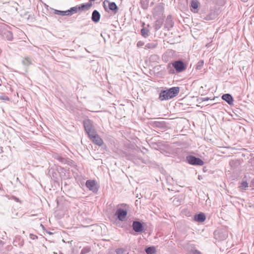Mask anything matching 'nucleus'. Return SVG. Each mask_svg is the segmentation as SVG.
Listing matches in <instances>:
<instances>
[{
	"label": "nucleus",
	"instance_id": "41",
	"mask_svg": "<svg viewBox=\"0 0 254 254\" xmlns=\"http://www.w3.org/2000/svg\"><path fill=\"white\" fill-rule=\"evenodd\" d=\"M145 1L147 2V3L149 2V0H145Z\"/></svg>",
	"mask_w": 254,
	"mask_h": 254
},
{
	"label": "nucleus",
	"instance_id": "37",
	"mask_svg": "<svg viewBox=\"0 0 254 254\" xmlns=\"http://www.w3.org/2000/svg\"><path fill=\"white\" fill-rule=\"evenodd\" d=\"M30 238L31 239H33V240H34V239H37V238H38V237H37V236H36V235H34V234H31L30 235Z\"/></svg>",
	"mask_w": 254,
	"mask_h": 254
},
{
	"label": "nucleus",
	"instance_id": "8",
	"mask_svg": "<svg viewBox=\"0 0 254 254\" xmlns=\"http://www.w3.org/2000/svg\"><path fill=\"white\" fill-rule=\"evenodd\" d=\"M90 139L96 145L101 146L103 144L102 138L96 133V132L88 135Z\"/></svg>",
	"mask_w": 254,
	"mask_h": 254
},
{
	"label": "nucleus",
	"instance_id": "21",
	"mask_svg": "<svg viewBox=\"0 0 254 254\" xmlns=\"http://www.w3.org/2000/svg\"><path fill=\"white\" fill-rule=\"evenodd\" d=\"M191 10L193 12H197V8L198 7L199 2L197 0H192L191 1Z\"/></svg>",
	"mask_w": 254,
	"mask_h": 254
},
{
	"label": "nucleus",
	"instance_id": "28",
	"mask_svg": "<svg viewBox=\"0 0 254 254\" xmlns=\"http://www.w3.org/2000/svg\"><path fill=\"white\" fill-rule=\"evenodd\" d=\"M149 30L145 28H143L141 30V35L144 38H147L149 36Z\"/></svg>",
	"mask_w": 254,
	"mask_h": 254
},
{
	"label": "nucleus",
	"instance_id": "16",
	"mask_svg": "<svg viewBox=\"0 0 254 254\" xmlns=\"http://www.w3.org/2000/svg\"><path fill=\"white\" fill-rule=\"evenodd\" d=\"M206 219L205 215L203 213H199V214H195L194 216L193 220L194 221L197 222H203Z\"/></svg>",
	"mask_w": 254,
	"mask_h": 254
},
{
	"label": "nucleus",
	"instance_id": "40",
	"mask_svg": "<svg viewBox=\"0 0 254 254\" xmlns=\"http://www.w3.org/2000/svg\"><path fill=\"white\" fill-rule=\"evenodd\" d=\"M192 254H201V253L197 250H194L192 252Z\"/></svg>",
	"mask_w": 254,
	"mask_h": 254
},
{
	"label": "nucleus",
	"instance_id": "31",
	"mask_svg": "<svg viewBox=\"0 0 254 254\" xmlns=\"http://www.w3.org/2000/svg\"><path fill=\"white\" fill-rule=\"evenodd\" d=\"M91 251V248L89 247H84L81 251L80 254H86Z\"/></svg>",
	"mask_w": 254,
	"mask_h": 254
},
{
	"label": "nucleus",
	"instance_id": "24",
	"mask_svg": "<svg viewBox=\"0 0 254 254\" xmlns=\"http://www.w3.org/2000/svg\"><path fill=\"white\" fill-rule=\"evenodd\" d=\"M163 21L162 19H159L155 21L154 29L156 31L159 30L162 26Z\"/></svg>",
	"mask_w": 254,
	"mask_h": 254
},
{
	"label": "nucleus",
	"instance_id": "5",
	"mask_svg": "<svg viewBox=\"0 0 254 254\" xmlns=\"http://www.w3.org/2000/svg\"><path fill=\"white\" fill-rule=\"evenodd\" d=\"M83 123L84 129L88 135L96 132L94 127L93 122L91 120L86 119L83 121Z\"/></svg>",
	"mask_w": 254,
	"mask_h": 254
},
{
	"label": "nucleus",
	"instance_id": "30",
	"mask_svg": "<svg viewBox=\"0 0 254 254\" xmlns=\"http://www.w3.org/2000/svg\"><path fill=\"white\" fill-rule=\"evenodd\" d=\"M217 15V13L215 11L211 12L209 15H207V20L215 19Z\"/></svg>",
	"mask_w": 254,
	"mask_h": 254
},
{
	"label": "nucleus",
	"instance_id": "38",
	"mask_svg": "<svg viewBox=\"0 0 254 254\" xmlns=\"http://www.w3.org/2000/svg\"><path fill=\"white\" fill-rule=\"evenodd\" d=\"M4 244V243L2 241L0 240V251L2 250V247Z\"/></svg>",
	"mask_w": 254,
	"mask_h": 254
},
{
	"label": "nucleus",
	"instance_id": "36",
	"mask_svg": "<svg viewBox=\"0 0 254 254\" xmlns=\"http://www.w3.org/2000/svg\"><path fill=\"white\" fill-rule=\"evenodd\" d=\"M0 99L3 100H6V101L9 100V98L7 96H5L0 97Z\"/></svg>",
	"mask_w": 254,
	"mask_h": 254
},
{
	"label": "nucleus",
	"instance_id": "9",
	"mask_svg": "<svg viewBox=\"0 0 254 254\" xmlns=\"http://www.w3.org/2000/svg\"><path fill=\"white\" fill-rule=\"evenodd\" d=\"M85 185L86 187L93 192H96L98 190L96 182L95 180H87L86 182Z\"/></svg>",
	"mask_w": 254,
	"mask_h": 254
},
{
	"label": "nucleus",
	"instance_id": "14",
	"mask_svg": "<svg viewBox=\"0 0 254 254\" xmlns=\"http://www.w3.org/2000/svg\"><path fill=\"white\" fill-rule=\"evenodd\" d=\"M164 3H158L153 9V14L154 15H160L164 12Z\"/></svg>",
	"mask_w": 254,
	"mask_h": 254
},
{
	"label": "nucleus",
	"instance_id": "43",
	"mask_svg": "<svg viewBox=\"0 0 254 254\" xmlns=\"http://www.w3.org/2000/svg\"><path fill=\"white\" fill-rule=\"evenodd\" d=\"M201 179V177H198V179Z\"/></svg>",
	"mask_w": 254,
	"mask_h": 254
},
{
	"label": "nucleus",
	"instance_id": "6",
	"mask_svg": "<svg viewBox=\"0 0 254 254\" xmlns=\"http://www.w3.org/2000/svg\"><path fill=\"white\" fill-rule=\"evenodd\" d=\"M214 237L218 241H223L228 237L227 231L225 229H218L214 231Z\"/></svg>",
	"mask_w": 254,
	"mask_h": 254
},
{
	"label": "nucleus",
	"instance_id": "27",
	"mask_svg": "<svg viewBox=\"0 0 254 254\" xmlns=\"http://www.w3.org/2000/svg\"><path fill=\"white\" fill-rule=\"evenodd\" d=\"M157 43H148L145 46V49H154V48H155L156 47H157Z\"/></svg>",
	"mask_w": 254,
	"mask_h": 254
},
{
	"label": "nucleus",
	"instance_id": "20",
	"mask_svg": "<svg viewBox=\"0 0 254 254\" xmlns=\"http://www.w3.org/2000/svg\"><path fill=\"white\" fill-rule=\"evenodd\" d=\"M241 162L240 160L235 159L231 160L229 162V165L232 169H235L240 165Z\"/></svg>",
	"mask_w": 254,
	"mask_h": 254
},
{
	"label": "nucleus",
	"instance_id": "15",
	"mask_svg": "<svg viewBox=\"0 0 254 254\" xmlns=\"http://www.w3.org/2000/svg\"><path fill=\"white\" fill-rule=\"evenodd\" d=\"M153 126L158 129L163 130L168 128L167 124L164 121H155L153 123Z\"/></svg>",
	"mask_w": 254,
	"mask_h": 254
},
{
	"label": "nucleus",
	"instance_id": "17",
	"mask_svg": "<svg viewBox=\"0 0 254 254\" xmlns=\"http://www.w3.org/2000/svg\"><path fill=\"white\" fill-rule=\"evenodd\" d=\"M101 15L98 11L94 10L92 13L91 19L95 22L97 23L99 21L100 19Z\"/></svg>",
	"mask_w": 254,
	"mask_h": 254
},
{
	"label": "nucleus",
	"instance_id": "29",
	"mask_svg": "<svg viewBox=\"0 0 254 254\" xmlns=\"http://www.w3.org/2000/svg\"><path fill=\"white\" fill-rule=\"evenodd\" d=\"M22 64L26 66L32 64V61L31 59L29 57L25 58L22 60Z\"/></svg>",
	"mask_w": 254,
	"mask_h": 254
},
{
	"label": "nucleus",
	"instance_id": "13",
	"mask_svg": "<svg viewBox=\"0 0 254 254\" xmlns=\"http://www.w3.org/2000/svg\"><path fill=\"white\" fill-rule=\"evenodd\" d=\"M107 2L108 3V6H109V8L110 10H112L113 11V12L114 13V14H116L118 12V10L119 9L118 6L117 5V4H116V3L115 2H110L108 0H105L104 1V8L105 9V10L107 11V7H106V5H105V2Z\"/></svg>",
	"mask_w": 254,
	"mask_h": 254
},
{
	"label": "nucleus",
	"instance_id": "25",
	"mask_svg": "<svg viewBox=\"0 0 254 254\" xmlns=\"http://www.w3.org/2000/svg\"><path fill=\"white\" fill-rule=\"evenodd\" d=\"M54 14L60 15L61 16H68V10L65 11H62V10H54Z\"/></svg>",
	"mask_w": 254,
	"mask_h": 254
},
{
	"label": "nucleus",
	"instance_id": "18",
	"mask_svg": "<svg viewBox=\"0 0 254 254\" xmlns=\"http://www.w3.org/2000/svg\"><path fill=\"white\" fill-rule=\"evenodd\" d=\"M92 5V4L91 2L82 3L80 5H78V9L79 11H87L91 8Z\"/></svg>",
	"mask_w": 254,
	"mask_h": 254
},
{
	"label": "nucleus",
	"instance_id": "34",
	"mask_svg": "<svg viewBox=\"0 0 254 254\" xmlns=\"http://www.w3.org/2000/svg\"><path fill=\"white\" fill-rule=\"evenodd\" d=\"M125 252V250L123 248H118L116 250L117 254H123Z\"/></svg>",
	"mask_w": 254,
	"mask_h": 254
},
{
	"label": "nucleus",
	"instance_id": "33",
	"mask_svg": "<svg viewBox=\"0 0 254 254\" xmlns=\"http://www.w3.org/2000/svg\"><path fill=\"white\" fill-rule=\"evenodd\" d=\"M248 187V183L246 181H243L240 187L243 190H246Z\"/></svg>",
	"mask_w": 254,
	"mask_h": 254
},
{
	"label": "nucleus",
	"instance_id": "26",
	"mask_svg": "<svg viewBox=\"0 0 254 254\" xmlns=\"http://www.w3.org/2000/svg\"><path fill=\"white\" fill-rule=\"evenodd\" d=\"M145 251L147 254H154L156 252L155 249L153 247L146 248Z\"/></svg>",
	"mask_w": 254,
	"mask_h": 254
},
{
	"label": "nucleus",
	"instance_id": "12",
	"mask_svg": "<svg viewBox=\"0 0 254 254\" xmlns=\"http://www.w3.org/2000/svg\"><path fill=\"white\" fill-rule=\"evenodd\" d=\"M133 230L137 233H140L143 231L144 227L142 224L138 221H133L132 225Z\"/></svg>",
	"mask_w": 254,
	"mask_h": 254
},
{
	"label": "nucleus",
	"instance_id": "44",
	"mask_svg": "<svg viewBox=\"0 0 254 254\" xmlns=\"http://www.w3.org/2000/svg\"><path fill=\"white\" fill-rule=\"evenodd\" d=\"M201 179V177H198V179Z\"/></svg>",
	"mask_w": 254,
	"mask_h": 254
},
{
	"label": "nucleus",
	"instance_id": "10",
	"mask_svg": "<svg viewBox=\"0 0 254 254\" xmlns=\"http://www.w3.org/2000/svg\"><path fill=\"white\" fill-rule=\"evenodd\" d=\"M127 213L126 210H124L122 208H118L115 213V215L119 220L124 221L125 220L127 217Z\"/></svg>",
	"mask_w": 254,
	"mask_h": 254
},
{
	"label": "nucleus",
	"instance_id": "19",
	"mask_svg": "<svg viewBox=\"0 0 254 254\" xmlns=\"http://www.w3.org/2000/svg\"><path fill=\"white\" fill-rule=\"evenodd\" d=\"M222 99L229 105H231L233 103V98L230 94H223L222 96Z\"/></svg>",
	"mask_w": 254,
	"mask_h": 254
},
{
	"label": "nucleus",
	"instance_id": "35",
	"mask_svg": "<svg viewBox=\"0 0 254 254\" xmlns=\"http://www.w3.org/2000/svg\"><path fill=\"white\" fill-rule=\"evenodd\" d=\"M144 45V43L143 41H139L137 43V47L138 48L142 47Z\"/></svg>",
	"mask_w": 254,
	"mask_h": 254
},
{
	"label": "nucleus",
	"instance_id": "39",
	"mask_svg": "<svg viewBox=\"0 0 254 254\" xmlns=\"http://www.w3.org/2000/svg\"><path fill=\"white\" fill-rule=\"evenodd\" d=\"M151 58L153 59L154 60H158V59H159V57L156 55H154L151 56Z\"/></svg>",
	"mask_w": 254,
	"mask_h": 254
},
{
	"label": "nucleus",
	"instance_id": "1",
	"mask_svg": "<svg viewBox=\"0 0 254 254\" xmlns=\"http://www.w3.org/2000/svg\"><path fill=\"white\" fill-rule=\"evenodd\" d=\"M187 66L181 60H177L169 64L167 69L169 74H176L182 72L187 69Z\"/></svg>",
	"mask_w": 254,
	"mask_h": 254
},
{
	"label": "nucleus",
	"instance_id": "4",
	"mask_svg": "<svg viewBox=\"0 0 254 254\" xmlns=\"http://www.w3.org/2000/svg\"><path fill=\"white\" fill-rule=\"evenodd\" d=\"M186 161L189 164L194 166H202L204 164L201 159L191 155L187 156Z\"/></svg>",
	"mask_w": 254,
	"mask_h": 254
},
{
	"label": "nucleus",
	"instance_id": "32",
	"mask_svg": "<svg viewBox=\"0 0 254 254\" xmlns=\"http://www.w3.org/2000/svg\"><path fill=\"white\" fill-rule=\"evenodd\" d=\"M203 64H204V61L203 60L199 61L196 64V69L197 70H199V69H201Z\"/></svg>",
	"mask_w": 254,
	"mask_h": 254
},
{
	"label": "nucleus",
	"instance_id": "2",
	"mask_svg": "<svg viewBox=\"0 0 254 254\" xmlns=\"http://www.w3.org/2000/svg\"><path fill=\"white\" fill-rule=\"evenodd\" d=\"M180 87H173L169 89L162 91L159 95V99L161 100H169L176 96L179 93Z\"/></svg>",
	"mask_w": 254,
	"mask_h": 254
},
{
	"label": "nucleus",
	"instance_id": "11",
	"mask_svg": "<svg viewBox=\"0 0 254 254\" xmlns=\"http://www.w3.org/2000/svg\"><path fill=\"white\" fill-rule=\"evenodd\" d=\"M54 157L62 164H67L68 165H71L73 162L72 160L67 158H64L57 154L54 155Z\"/></svg>",
	"mask_w": 254,
	"mask_h": 254
},
{
	"label": "nucleus",
	"instance_id": "7",
	"mask_svg": "<svg viewBox=\"0 0 254 254\" xmlns=\"http://www.w3.org/2000/svg\"><path fill=\"white\" fill-rule=\"evenodd\" d=\"M126 157L127 159L131 160L136 164H139L140 162L145 163L144 159L138 154H128L127 155Z\"/></svg>",
	"mask_w": 254,
	"mask_h": 254
},
{
	"label": "nucleus",
	"instance_id": "23",
	"mask_svg": "<svg viewBox=\"0 0 254 254\" xmlns=\"http://www.w3.org/2000/svg\"><path fill=\"white\" fill-rule=\"evenodd\" d=\"M68 16H71L74 13H77L78 11H79L78 9V5H76L74 7H71L69 9H68Z\"/></svg>",
	"mask_w": 254,
	"mask_h": 254
},
{
	"label": "nucleus",
	"instance_id": "22",
	"mask_svg": "<svg viewBox=\"0 0 254 254\" xmlns=\"http://www.w3.org/2000/svg\"><path fill=\"white\" fill-rule=\"evenodd\" d=\"M174 26V22L171 19V16H168L166 19L165 27L169 30Z\"/></svg>",
	"mask_w": 254,
	"mask_h": 254
},
{
	"label": "nucleus",
	"instance_id": "3",
	"mask_svg": "<svg viewBox=\"0 0 254 254\" xmlns=\"http://www.w3.org/2000/svg\"><path fill=\"white\" fill-rule=\"evenodd\" d=\"M7 26L4 24H0V34L3 39L8 41H11L13 39V35L11 31L7 29Z\"/></svg>",
	"mask_w": 254,
	"mask_h": 254
},
{
	"label": "nucleus",
	"instance_id": "42",
	"mask_svg": "<svg viewBox=\"0 0 254 254\" xmlns=\"http://www.w3.org/2000/svg\"><path fill=\"white\" fill-rule=\"evenodd\" d=\"M240 254H246V253H241Z\"/></svg>",
	"mask_w": 254,
	"mask_h": 254
}]
</instances>
